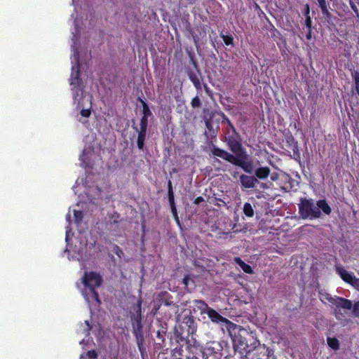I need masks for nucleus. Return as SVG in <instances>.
Instances as JSON below:
<instances>
[{
	"instance_id": "f257e3e1",
	"label": "nucleus",
	"mask_w": 359,
	"mask_h": 359,
	"mask_svg": "<svg viewBox=\"0 0 359 359\" xmlns=\"http://www.w3.org/2000/svg\"><path fill=\"white\" fill-rule=\"evenodd\" d=\"M177 325L170 337L173 343H186V340L196 339L194 335L198 328L194 316L190 310L185 309L177 318Z\"/></svg>"
},
{
	"instance_id": "f03ea898",
	"label": "nucleus",
	"mask_w": 359,
	"mask_h": 359,
	"mask_svg": "<svg viewBox=\"0 0 359 359\" xmlns=\"http://www.w3.org/2000/svg\"><path fill=\"white\" fill-rule=\"evenodd\" d=\"M212 154L215 157H219L233 165L240 167L246 173L251 174L253 171V163L248 160L246 152H241L233 155L229 151L213 145L211 150Z\"/></svg>"
},
{
	"instance_id": "7ed1b4c3",
	"label": "nucleus",
	"mask_w": 359,
	"mask_h": 359,
	"mask_svg": "<svg viewBox=\"0 0 359 359\" xmlns=\"http://www.w3.org/2000/svg\"><path fill=\"white\" fill-rule=\"evenodd\" d=\"M229 332L233 341L234 351L238 352L242 355H245L247 351L250 349L252 346L251 344H254L253 341L257 340L251 333L237 325L236 328L233 327L229 330Z\"/></svg>"
},
{
	"instance_id": "20e7f679",
	"label": "nucleus",
	"mask_w": 359,
	"mask_h": 359,
	"mask_svg": "<svg viewBox=\"0 0 359 359\" xmlns=\"http://www.w3.org/2000/svg\"><path fill=\"white\" fill-rule=\"evenodd\" d=\"M324 297L328 302L334 306V314L337 319L341 320L345 317L344 313L341 311V309H352V316L359 318V301L355 302L353 304L351 300L341 297L332 296L328 293H326Z\"/></svg>"
},
{
	"instance_id": "39448f33",
	"label": "nucleus",
	"mask_w": 359,
	"mask_h": 359,
	"mask_svg": "<svg viewBox=\"0 0 359 359\" xmlns=\"http://www.w3.org/2000/svg\"><path fill=\"white\" fill-rule=\"evenodd\" d=\"M103 278L102 276L95 271H85L82 277V283L86 288H88V293L86 298L89 303H96L97 305L101 304L100 296L96 291V288L102 285Z\"/></svg>"
},
{
	"instance_id": "423d86ee",
	"label": "nucleus",
	"mask_w": 359,
	"mask_h": 359,
	"mask_svg": "<svg viewBox=\"0 0 359 359\" xmlns=\"http://www.w3.org/2000/svg\"><path fill=\"white\" fill-rule=\"evenodd\" d=\"M173 347L172 356L173 359H198V353L201 351L199 344L196 340H186V343H173L171 341Z\"/></svg>"
},
{
	"instance_id": "0eeeda50",
	"label": "nucleus",
	"mask_w": 359,
	"mask_h": 359,
	"mask_svg": "<svg viewBox=\"0 0 359 359\" xmlns=\"http://www.w3.org/2000/svg\"><path fill=\"white\" fill-rule=\"evenodd\" d=\"M251 347L245 354V359H269L273 354V350L262 344L258 339L253 341Z\"/></svg>"
},
{
	"instance_id": "6e6552de",
	"label": "nucleus",
	"mask_w": 359,
	"mask_h": 359,
	"mask_svg": "<svg viewBox=\"0 0 359 359\" xmlns=\"http://www.w3.org/2000/svg\"><path fill=\"white\" fill-rule=\"evenodd\" d=\"M299 213L302 218L311 219L320 217L321 211L317 208L312 199L302 198L299 204Z\"/></svg>"
},
{
	"instance_id": "1a4fd4ad",
	"label": "nucleus",
	"mask_w": 359,
	"mask_h": 359,
	"mask_svg": "<svg viewBox=\"0 0 359 359\" xmlns=\"http://www.w3.org/2000/svg\"><path fill=\"white\" fill-rule=\"evenodd\" d=\"M225 138L229 149L233 154L237 155V154H241V152H246L243 147L241 136L238 133H237V135L230 134V131L228 130Z\"/></svg>"
},
{
	"instance_id": "9d476101",
	"label": "nucleus",
	"mask_w": 359,
	"mask_h": 359,
	"mask_svg": "<svg viewBox=\"0 0 359 359\" xmlns=\"http://www.w3.org/2000/svg\"><path fill=\"white\" fill-rule=\"evenodd\" d=\"M335 271L345 283L350 284L355 288L359 287V278H356L351 273L347 271L343 266L336 265Z\"/></svg>"
},
{
	"instance_id": "9b49d317",
	"label": "nucleus",
	"mask_w": 359,
	"mask_h": 359,
	"mask_svg": "<svg viewBox=\"0 0 359 359\" xmlns=\"http://www.w3.org/2000/svg\"><path fill=\"white\" fill-rule=\"evenodd\" d=\"M207 315L208 318L210 319V320L214 323H223L226 326L228 330L231 329L233 327L236 328V325L235 323H232L227 318L223 317L216 310L211 307L210 308L209 310H208Z\"/></svg>"
},
{
	"instance_id": "f8f14e48",
	"label": "nucleus",
	"mask_w": 359,
	"mask_h": 359,
	"mask_svg": "<svg viewBox=\"0 0 359 359\" xmlns=\"http://www.w3.org/2000/svg\"><path fill=\"white\" fill-rule=\"evenodd\" d=\"M205 114L204 121L206 128L208 130L210 136L215 137L217 136V131L213 129L212 119L215 115L213 111H210L208 109H203Z\"/></svg>"
},
{
	"instance_id": "ddd939ff",
	"label": "nucleus",
	"mask_w": 359,
	"mask_h": 359,
	"mask_svg": "<svg viewBox=\"0 0 359 359\" xmlns=\"http://www.w3.org/2000/svg\"><path fill=\"white\" fill-rule=\"evenodd\" d=\"M239 179L241 187L245 189H253L259 183L258 180L252 175L242 174Z\"/></svg>"
},
{
	"instance_id": "4468645a",
	"label": "nucleus",
	"mask_w": 359,
	"mask_h": 359,
	"mask_svg": "<svg viewBox=\"0 0 359 359\" xmlns=\"http://www.w3.org/2000/svg\"><path fill=\"white\" fill-rule=\"evenodd\" d=\"M210 308L208 304L203 300L194 299L193 301V311L195 313L198 312L201 316L207 314L208 310H209Z\"/></svg>"
},
{
	"instance_id": "2eb2a0df",
	"label": "nucleus",
	"mask_w": 359,
	"mask_h": 359,
	"mask_svg": "<svg viewBox=\"0 0 359 359\" xmlns=\"http://www.w3.org/2000/svg\"><path fill=\"white\" fill-rule=\"evenodd\" d=\"M166 330L163 328L159 330L156 332V342H155V349L161 350L165 346V336H166Z\"/></svg>"
},
{
	"instance_id": "dca6fc26",
	"label": "nucleus",
	"mask_w": 359,
	"mask_h": 359,
	"mask_svg": "<svg viewBox=\"0 0 359 359\" xmlns=\"http://www.w3.org/2000/svg\"><path fill=\"white\" fill-rule=\"evenodd\" d=\"M133 128L138 133L137 146L139 149L142 150L144 147V142L146 140L147 130L138 129V127L135 126H133Z\"/></svg>"
},
{
	"instance_id": "f3484780",
	"label": "nucleus",
	"mask_w": 359,
	"mask_h": 359,
	"mask_svg": "<svg viewBox=\"0 0 359 359\" xmlns=\"http://www.w3.org/2000/svg\"><path fill=\"white\" fill-rule=\"evenodd\" d=\"M218 114L221 116L222 117V121L221 123L222 124H226L227 125V128L225 129V134L227 135V131L229 130L230 131V134H236L237 135V130L235 128V126H233V124L231 123V121H230V119L225 115V114L222 111H219L218 112Z\"/></svg>"
},
{
	"instance_id": "a211bd4d",
	"label": "nucleus",
	"mask_w": 359,
	"mask_h": 359,
	"mask_svg": "<svg viewBox=\"0 0 359 359\" xmlns=\"http://www.w3.org/2000/svg\"><path fill=\"white\" fill-rule=\"evenodd\" d=\"M187 76H189L190 81L192 82L195 88L197 90H201L202 89V85L201 83L200 79L197 76L196 73L191 69H188Z\"/></svg>"
},
{
	"instance_id": "6ab92c4d",
	"label": "nucleus",
	"mask_w": 359,
	"mask_h": 359,
	"mask_svg": "<svg viewBox=\"0 0 359 359\" xmlns=\"http://www.w3.org/2000/svg\"><path fill=\"white\" fill-rule=\"evenodd\" d=\"M271 170L269 167H259L255 171L257 179L265 180L270 175Z\"/></svg>"
},
{
	"instance_id": "aec40b11",
	"label": "nucleus",
	"mask_w": 359,
	"mask_h": 359,
	"mask_svg": "<svg viewBox=\"0 0 359 359\" xmlns=\"http://www.w3.org/2000/svg\"><path fill=\"white\" fill-rule=\"evenodd\" d=\"M134 336L135 337L136 342L138 346V348L141 353V354H143V352L145 351V348L143 346V344L144 342V337L142 331H138V332H133Z\"/></svg>"
},
{
	"instance_id": "412c9836",
	"label": "nucleus",
	"mask_w": 359,
	"mask_h": 359,
	"mask_svg": "<svg viewBox=\"0 0 359 359\" xmlns=\"http://www.w3.org/2000/svg\"><path fill=\"white\" fill-rule=\"evenodd\" d=\"M196 31L198 32V35L195 34V32H194L191 29H190L189 30V32L191 33L195 43H196L197 41L199 40L200 36L205 37L206 36V30L204 26L201 25L199 26H196Z\"/></svg>"
},
{
	"instance_id": "4be33fe9",
	"label": "nucleus",
	"mask_w": 359,
	"mask_h": 359,
	"mask_svg": "<svg viewBox=\"0 0 359 359\" xmlns=\"http://www.w3.org/2000/svg\"><path fill=\"white\" fill-rule=\"evenodd\" d=\"M317 208L322 210L325 215H330L332 212L331 207L329 205L325 199H321L316 203Z\"/></svg>"
},
{
	"instance_id": "5701e85b",
	"label": "nucleus",
	"mask_w": 359,
	"mask_h": 359,
	"mask_svg": "<svg viewBox=\"0 0 359 359\" xmlns=\"http://www.w3.org/2000/svg\"><path fill=\"white\" fill-rule=\"evenodd\" d=\"M132 325H133V332H138V331L143 330L140 313L139 314V316H137V317H135L133 319Z\"/></svg>"
},
{
	"instance_id": "b1692460",
	"label": "nucleus",
	"mask_w": 359,
	"mask_h": 359,
	"mask_svg": "<svg viewBox=\"0 0 359 359\" xmlns=\"http://www.w3.org/2000/svg\"><path fill=\"white\" fill-rule=\"evenodd\" d=\"M235 261L245 273L249 274H252L253 273V269L252 267L249 264L244 262L241 258L237 257L236 258Z\"/></svg>"
},
{
	"instance_id": "393cba45",
	"label": "nucleus",
	"mask_w": 359,
	"mask_h": 359,
	"mask_svg": "<svg viewBox=\"0 0 359 359\" xmlns=\"http://www.w3.org/2000/svg\"><path fill=\"white\" fill-rule=\"evenodd\" d=\"M318 5L321 9L322 13L327 18H330L332 15L328 11V5L326 0H317Z\"/></svg>"
},
{
	"instance_id": "a878e982",
	"label": "nucleus",
	"mask_w": 359,
	"mask_h": 359,
	"mask_svg": "<svg viewBox=\"0 0 359 359\" xmlns=\"http://www.w3.org/2000/svg\"><path fill=\"white\" fill-rule=\"evenodd\" d=\"M285 138L287 146L289 147L290 149L298 146L297 141L294 139V137L290 133L287 134Z\"/></svg>"
},
{
	"instance_id": "bb28decb",
	"label": "nucleus",
	"mask_w": 359,
	"mask_h": 359,
	"mask_svg": "<svg viewBox=\"0 0 359 359\" xmlns=\"http://www.w3.org/2000/svg\"><path fill=\"white\" fill-rule=\"evenodd\" d=\"M172 297L168 294V293H166L165 295V297L162 299L163 301V304L165 306H175V308L176 309V311L175 312H177L178 310H179V306L178 305H176V304H175L173 302V301L172 300Z\"/></svg>"
},
{
	"instance_id": "cd10ccee",
	"label": "nucleus",
	"mask_w": 359,
	"mask_h": 359,
	"mask_svg": "<svg viewBox=\"0 0 359 359\" xmlns=\"http://www.w3.org/2000/svg\"><path fill=\"white\" fill-rule=\"evenodd\" d=\"M351 77L354 81L355 93L359 96V72L358 70L352 71Z\"/></svg>"
},
{
	"instance_id": "c85d7f7f",
	"label": "nucleus",
	"mask_w": 359,
	"mask_h": 359,
	"mask_svg": "<svg viewBox=\"0 0 359 359\" xmlns=\"http://www.w3.org/2000/svg\"><path fill=\"white\" fill-rule=\"evenodd\" d=\"M327 345L333 350H338L339 348V340L335 337L327 338Z\"/></svg>"
},
{
	"instance_id": "c756f323",
	"label": "nucleus",
	"mask_w": 359,
	"mask_h": 359,
	"mask_svg": "<svg viewBox=\"0 0 359 359\" xmlns=\"http://www.w3.org/2000/svg\"><path fill=\"white\" fill-rule=\"evenodd\" d=\"M243 213L248 217H252L254 215V210L250 203H245L243 205Z\"/></svg>"
},
{
	"instance_id": "7c9ffc66",
	"label": "nucleus",
	"mask_w": 359,
	"mask_h": 359,
	"mask_svg": "<svg viewBox=\"0 0 359 359\" xmlns=\"http://www.w3.org/2000/svg\"><path fill=\"white\" fill-rule=\"evenodd\" d=\"M306 19L304 21V25L307 29H312V20L309 15V7L306 5Z\"/></svg>"
},
{
	"instance_id": "2f4dec72",
	"label": "nucleus",
	"mask_w": 359,
	"mask_h": 359,
	"mask_svg": "<svg viewBox=\"0 0 359 359\" xmlns=\"http://www.w3.org/2000/svg\"><path fill=\"white\" fill-rule=\"evenodd\" d=\"M139 100L142 102V107H143L142 116L149 117V116H151V114H152L151 111L148 104H147V102H144L143 100H142L140 97L139 98Z\"/></svg>"
},
{
	"instance_id": "473e14b6",
	"label": "nucleus",
	"mask_w": 359,
	"mask_h": 359,
	"mask_svg": "<svg viewBox=\"0 0 359 359\" xmlns=\"http://www.w3.org/2000/svg\"><path fill=\"white\" fill-rule=\"evenodd\" d=\"M220 37L222 39L225 45L229 46V45L233 44V37L231 34L225 35V34L221 33Z\"/></svg>"
},
{
	"instance_id": "72a5a7b5",
	"label": "nucleus",
	"mask_w": 359,
	"mask_h": 359,
	"mask_svg": "<svg viewBox=\"0 0 359 359\" xmlns=\"http://www.w3.org/2000/svg\"><path fill=\"white\" fill-rule=\"evenodd\" d=\"M293 151V154L292 156V158L297 161H300V159H301V154H300V151L299 150V147L297 146V147H292L291 148Z\"/></svg>"
},
{
	"instance_id": "f704fd0d",
	"label": "nucleus",
	"mask_w": 359,
	"mask_h": 359,
	"mask_svg": "<svg viewBox=\"0 0 359 359\" xmlns=\"http://www.w3.org/2000/svg\"><path fill=\"white\" fill-rule=\"evenodd\" d=\"M182 283L187 287L191 283L194 286V281L189 275H186L182 279Z\"/></svg>"
},
{
	"instance_id": "c9c22d12",
	"label": "nucleus",
	"mask_w": 359,
	"mask_h": 359,
	"mask_svg": "<svg viewBox=\"0 0 359 359\" xmlns=\"http://www.w3.org/2000/svg\"><path fill=\"white\" fill-rule=\"evenodd\" d=\"M74 219H75L76 223L79 224L81 222L83 215L81 210H74Z\"/></svg>"
},
{
	"instance_id": "e433bc0d",
	"label": "nucleus",
	"mask_w": 359,
	"mask_h": 359,
	"mask_svg": "<svg viewBox=\"0 0 359 359\" xmlns=\"http://www.w3.org/2000/svg\"><path fill=\"white\" fill-rule=\"evenodd\" d=\"M148 118L149 117L142 116V118L140 119V128H138V129L147 130Z\"/></svg>"
},
{
	"instance_id": "4c0bfd02",
	"label": "nucleus",
	"mask_w": 359,
	"mask_h": 359,
	"mask_svg": "<svg viewBox=\"0 0 359 359\" xmlns=\"http://www.w3.org/2000/svg\"><path fill=\"white\" fill-rule=\"evenodd\" d=\"M71 80H72L71 85L79 86L80 84L81 80L79 79V71L76 72L74 77L73 76V74H72Z\"/></svg>"
},
{
	"instance_id": "58836bf2",
	"label": "nucleus",
	"mask_w": 359,
	"mask_h": 359,
	"mask_svg": "<svg viewBox=\"0 0 359 359\" xmlns=\"http://www.w3.org/2000/svg\"><path fill=\"white\" fill-rule=\"evenodd\" d=\"M191 105L193 108L199 107L201 105V102L200 98L198 96L194 97L192 98L191 102Z\"/></svg>"
},
{
	"instance_id": "ea45409f",
	"label": "nucleus",
	"mask_w": 359,
	"mask_h": 359,
	"mask_svg": "<svg viewBox=\"0 0 359 359\" xmlns=\"http://www.w3.org/2000/svg\"><path fill=\"white\" fill-rule=\"evenodd\" d=\"M81 115L85 118H88L91 114V109H83L81 112Z\"/></svg>"
},
{
	"instance_id": "a19ab883",
	"label": "nucleus",
	"mask_w": 359,
	"mask_h": 359,
	"mask_svg": "<svg viewBox=\"0 0 359 359\" xmlns=\"http://www.w3.org/2000/svg\"><path fill=\"white\" fill-rule=\"evenodd\" d=\"M87 356L91 359H97V353L95 350L88 351L86 353Z\"/></svg>"
},
{
	"instance_id": "79ce46f5",
	"label": "nucleus",
	"mask_w": 359,
	"mask_h": 359,
	"mask_svg": "<svg viewBox=\"0 0 359 359\" xmlns=\"http://www.w3.org/2000/svg\"><path fill=\"white\" fill-rule=\"evenodd\" d=\"M350 6H351V9L353 10V11L355 13V17L359 18V11H358V7L355 4V3L353 1H351Z\"/></svg>"
},
{
	"instance_id": "37998d69",
	"label": "nucleus",
	"mask_w": 359,
	"mask_h": 359,
	"mask_svg": "<svg viewBox=\"0 0 359 359\" xmlns=\"http://www.w3.org/2000/svg\"><path fill=\"white\" fill-rule=\"evenodd\" d=\"M168 201L170 203V206L172 207V206L175 205L174 194H168Z\"/></svg>"
},
{
	"instance_id": "c03bdc74",
	"label": "nucleus",
	"mask_w": 359,
	"mask_h": 359,
	"mask_svg": "<svg viewBox=\"0 0 359 359\" xmlns=\"http://www.w3.org/2000/svg\"><path fill=\"white\" fill-rule=\"evenodd\" d=\"M168 194H174L172 184L170 180L168 182Z\"/></svg>"
},
{
	"instance_id": "a18cd8bd",
	"label": "nucleus",
	"mask_w": 359,
	"mask_h": 359,
	"mask_svg": "<svg viewBox=\"0 0 359 359\" xmlns=\"http://www.w3.org/2000/svg\"><path fill=\"white\" fill-rule=\"evenodd\" d=\"M228 172H229V173L231 175V176L234 178V179H236L238 175H239V172L237 171V170H233L231 171L230 169H228L226 170Z\"/></svg>"
},
{
	"instance_id": "49530a36",
	"label": "nucleus",
	"mask_w": 359,
	"mask_h": 359,
	"mask_svg": "<svg viewBox=\"0 0 359 359\" xmlns=\"http://www.w3.org/2000/svg\"><path fill=\"white\" fill-rule=\"evenodd\" d=\"M203 201H204V198L202 196H198L194 199V203L195 205H198Z\"/></svg>"
},
{
	"instance_id": "de8ad7c7",
	"label": "nucleus",
	"mask_w": 359,
	"mask_h": 359,
	"mask_svg": "<svg viewBox=\"0 0 359 359\" xmlns=\"http://www.w3.org/2000/svg\"><path fill=\"white\" fill-rule=\"evenodd\" d=\"M306 39L309 41L312 39V29H307V32L306 34Z\"/></svg>"
},
{
	"instance_id": "09e8293b",
	"label": "nucleus",
	"mask_w": 359,
	"mask_h": 359,
	"mask_svg": "<svg viewBox=\"0 0 359 359\" xmlns=\"http://www.w3.org/2000/svg\"><path fill=\"white\" fill-rule=\"evenodd\" d=\"M203 88H204V90L205 91V93L209 95V96H211L212 95V90H210V88L208 86V85L206 83H205L203 85Z\"/></svg>"
},
{
	"instance_id": "8fccbe9b",
	"label": "nucleus",
	"mask_w": 359,
	"mask_h": 359,
	"mask_svg": "<svg viewBox=\"0 0 359 359\" xmlns=\"http://www.w3.org/2000/svg\"><path fill=\"white\" fill-rule=\"evenodd\" d=\"M114 252L118 257H121V254H123L122 250L118 245L115 246Z\"/></svg>"
},
{
	"instance_id": "3c124183",
	"label": "nucleus",
	"mask_w": 359,
	"mask_h": 359,
	"mask_svg": "<svg viewBox=\"0 0 359 359\" xmlns=\"http://www.w3.org/2000/svg\"><path fill=\"white\" fill-rule=\"evenodd\" d=\"M279 175L277 172H273L271 175V180L272 181H276L278 179Z\"/></svg>"
},
{
	"instance_id": "603ef678",
	"label": "nucleus",
	"mask_w": 359,
	"mask_h": 359,
	"mask_svg": "<svg viewBox=\"0 0 359 359\" xmlns=\"http://www.w3.org/2000/svg\"><path fill=\"white\" fill-rule=\"evenodd\" d=\"M170 208H171V211H172L173 217H177V211L176 205L172 206V207H170Z\"/></svg>"
},
{
	"instance_id": "864d4df0",
	"label": "nucleus",
	"mask_w": 359,
	"mask_h": 359,
	"mask_svg": "<svg viewBox=\"0 0 359 359\" xmlns=\"http://www.w3.org/2000/svg\"><path fill=\"white\" fill-rule=\"evenodd\" d=\"M116 217V219L113 221V223L114 224H117L118 222V221L117 220V219L119 218V215L116 212H115L113 215H112V218Z\"/></svg>"
},
{
	"instance_id": "5fc2aeb1",
	"label": "nucleus",
	"mask_w": 359,
	"mask_h": 359,
	"mask_svg": "<svg viewBox=\"0 0 359 359\" xmlns=\"http://www.w3.org/2000/svg\"><path fill=\"white\" fill-rule=\"evenodd\" d=\"M192 63H193V65L194 66V67L196 69V70L198 72H199L198 63L196 61H194V60H192Z\"/></svg>"
},
{
	"instance_id": "6e6d98bb",
	"label": "nucleus",
	"mask_w": 359,
	"mask_h": 359,
	"mask_svg": "<svg viewBox=\"0 0 359 359\" xmlns=\"http://www.w3.org/2000/svg\"><path fill=\"white\" fill-rule=\"evenodd\" d=\"M145 229H146V225H145V223L143 222L142 224V232H143V236H144V233H145Z\"/></svg>"
},
{
	"instance_id": "4d7b16f0",
	"label": "nucleus",
	"mask_w": 359,
	"mask_h": 359,
	"mask_svg": "<svg viewBox=\"0 0 359 359\" xmlns=\"http://www.w3.org/2000/svg\"><path fill=\"white\" fill-rule=\"evenodd\" d=\"M158 359H166V358L164 357V353H160L158 355Z\"/></svg>"
},
{
	"instance_id": "13d9d810",
	"label": "nucleus",
	"mask_w": 359,
	"mask_h": 359,
	"mask_svg": "<svg viewBox=\"0 0 359 359\" xmlns=\"http://www.w3.org/2000/svg\"><path fill=\"white\" fill-rule=\"evenodd\" d=\"M85 323H86V325H87V326H88V329H87V330H88V332H89V330L91 329V327H90V323H89V322H88V320H86V321H85Z\"/></svg>"
},
{
	"instance_id": "bf43d9fd",
	"label": "nucleus",
	"mask_w": 359,
	"mask_h": 359,
	"mask_svg": "<svg viewBox=\"0 0 359 359\" xmlns=\"http://www.w3.org/2000/svg\"><path fill=\"white\" fill-rule=\"evenodd\" d=\"M175 219L176 220V222L180 224V219H179V217H178V215H177V217H174Z\"/></svg>"
},
{
	"instance_id": "052dcab7",
	"label": "nucleus",
	"mask_w": 359,
	"mask_h": 359,
	"mask_svg": "<svg viewBox=\"0 0 359 359\" xmlns=\"http://www.w3.org/2000/svg\"><path fill=\"white\" fill-rule=\"evenodd\" d=\"M70 219H71V215H70V214H67V219L68 221H70Z\"/></svg>"
},
{
	"instance_id": "680f3d73",
	"label": "nucleus",
	"mask_w": 359,
	"mask_h": 359,
	"mask_svg": "<svg viewBox=\"0 0 359 359\" xmlns=\"http://www.w3.org/2000/svg\"><path fill=\"white\" fill-rule=\"evenodd\" d=\"M215 162L220 163V161L218 158H215Z\"/></svg>"
}]
</instances>
